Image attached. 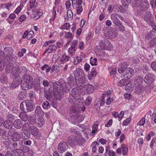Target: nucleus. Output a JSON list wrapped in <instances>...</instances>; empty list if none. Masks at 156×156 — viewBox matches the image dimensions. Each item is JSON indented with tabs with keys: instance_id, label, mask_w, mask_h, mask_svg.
Returning <instances> with one entry per match:
<instances>
[{
	"instance_id": "35",
	"label": "nucleus",
	"mask_w": 156,
	"mask_h": 156,
	"mask_svg": "<svg viewBox=\"0 0 156 156\" xmlns=\"http://www.w3.org/2000/svg\"><path fill=\"white\" fill-rule=\"evenodd\" d=\"M96 70L95 69H92L90 73L88 75V78L89 80H92L93 77H94L97 74Z\"/></svg>"
},
{
	"instance_id": "64",
	"label": "nucleus",
	"mask_w": 156,
	"mask_h": 156,
	"mask_svg": "<svg viewBox=\"0 0 156 156\" xmlns=\"http://www.w3.org/2000/svg\"><path fill=\"white\" fill-rule=\"evenodd\" d=\"M151 68L153 70H156V62L154 61L153 62L151 65Z\"/></svg>"
},
{
	"instance_id": "32",
	"label": "nucleus",
	"mask_w": 156,
	"mask_h": 156,
	"mask_svg": "<svg viewBox=\"0 0 156 156\" xmlns=\"http://www.w3.org/2000/svg\"><path fill=\"white\" fill-rule=\"evenodd\" d=\"M35 113L36 115L39 116H41L43 115V112L40 107L39 106H37L36 107Z\"/></svg>"
},
{
	"instance_id": "55",
	"label": "nucleus",
	"mask_w": 156,
	"mask_h": 156,
	"mask_svg": "<svg viewBox=\"0 0 156 156\" xmlns=\"http://www.w3.org/2000/svg\"><path fill=\"white\" fill-rule=\"evenodd\" d=\"M153 32L152 31H151L149 33L147 34L145 36V38L147 40H149L152 37V34Z\"/></svg>"
},
{
	"instance_id": "40",
	"label": "nucleus",
	"mask_w": 156,
	"mask_h": 156,
	"mask_svg": "<svg viewBox=\"0 0 156 156\" xmlns=\"http://www.w3.org/2000/svg\"><path fill=\"white\" fill-rule=\"evenodd\" d=\"M14 119V115L11 114H9L6 116V120L13 122Z\"/></svg>"
},
{
	"instance_id": "33",
	"label": "nucleus",
	"mask_w": 156,
	"mask_h": 156,
	"mask_svg": "<svg viewBox=\"0 0 156 156\" xmlns=\"http://www.w3.org/2000/svg\"><path fill=\"white\" fill-rule=\"evenodd\" d=\"M0 81L2 83H6L8 81L7 76L4 74H2L0 77Z\"/></svg>"
},
{
	"instance_id": "23",
	"label": "nucleus",
	"mask_w": 156,
	"mask_h": 156,
	"mask_svg": "<svg viewBox=\"0 0 156 156\" xmlns=\"http://www.w3.org/2000/svg\"><path fill=\"white\" fill-rule=\"evenodd\" d=\"M54 92L51 89H49L48 90L46 91L45 93V97L48 100H50L51 97L53 95Z\"/></svg>"
},
{
	"instance_id": "38",
	"label": "nucleus",
	"mask_w": 156,
	"mask_h": 156,
	"mask_svg": "<svg viewBox=\"0 0 156 156\" xmlns=\"http://www.w3.org/2000/svg\"><path fill=\"white\" fill-rule=\"evenodd\" d=\"M51 105V104L48 101L44 102L42 104L43 108L45 109H47L50 108Z\"/></svg>"
},
{
	"instance_id": "2",
	"label": "nucleus",
	"mask_w": 156,
	"mask_h": 156,
	"mask_svg": "<svg viewBox=\"0 0 156 156\" xmlns=\"http://www.w3.org/2000/svg\"><path fill=\"white\" fill-rule=\"evenodd\" d=\"M33 79L29 74H25L23 76L21 87L23 90H27L31 89L33 87Z\"/></svg>"
},
{
	"instance_id": "43",
	"label": "nucleus",
	"mask_w": 156,
	"mask_h": 156,
	"mask_svg": "<svg viewBox=\"0 0 156 156\" xmlns=\"http://www.w3.org/2000/svg\"><path fill=\"white\" fill-rule=\"evenodd\" d=\"M44 124V120L42 118H40L38 120V126L41 127Z\"/></svg>"
},
{
	"instance_id": "24",
	"label": "nucleus",
	"mask_w": 156,
	"mask_h": 156,
	"mask_svg": "<svg viewBox=\"0 0 156 156\" xmlns=\"http://www.w3.org/2000/svg\"><path fill=\"white\" fill-rule=\"evenodd\" d=\"M144 87L141 85H139L135 88V92L136 94H140L144 91Z\"/></svg>"
},
{
	"instance_id": "47",
	"label": "nucleus",
	"mask_w": 156,
	"mask_h": 156,
	"mask_svg": "<svg viewBox=\"0 0 156 156\" xmlns=\"http://www.w3.org/2000/svg\"><path fill=\"white\" fill-rule=\"evenodd\" d=\"M5 64V63L4 62V59H2L0 61V71H2L3 70L4 68V66Z\"/></svg>"
},
{
	"instance_id": "21",
	"label": "nucleus",
	"mask_w": 156,
	"mask_h": 156,
	"mask_svg": "<svg viewBox=\"0 0 156 156\" xmlns=\"http://www.w3.org/2000/svg\"><path fill=\"white\" fill-rule=\"evenodd\" d=\"M4 50L5 52L9 53L7 55V56L11 58H13L12 55L13 52V50L11 47H6L4 48Z\"/></svg>"
},
{
	"instance_id": "15",
	"label": "nucleus",
	"mask_w": 156,
	"mask_h": 156,
	"mask_svg": "<svg viewBox=\"0 0 156 156\" xmlns=\"http://www.w3.org/2000/svg\"><path fill=\"white\" fill-rule=\"evenodd\" d=\"M76 137L75 136H69L67 139V141L70 145L74 146L76 145Z\"/></svg>"
},
{
	"instance_id": "63",
	"label": "nucleus",
	"mask_w": 156,
	"mask_h": 156,
	"mask_svg": "<svg viewBox=\"0 0 156 156\" xmlns=\"http://www.w3.org/2000/svg\"><path fill=\"white\" fill-rule=\"evenodd\" d=\"M113 121L112 119H110L108 121L105 125V126L106 127H109L112 123Z\"/></svg>"
},
{
	"instance_id": "27",
	"label": "nucleus",
	"mask_w": 156,
	"mask_h": 156,
	"mask_svg": "<svg viewBox=\"0 0 156 156\" xmlns=\"http://www.w3.org/2000/svg\"><path fill=\"white\" fill-rule=\"evenodd\" d=\"M3 126L7 129H11L13 126V123L12 122L5 120L3 122Z\"/></svg>"
},
{
	"instance_id": "4",
	"label": "nucleus",
	"mask_w": 156,
	"mask_h": 156,
	"mask_svg": "<svg viewBox=\"0 0 156 156\" xmlns=\"http://www.w3.org/2000/svg\"><path fill=\"white\" fill-rule=\"evenodd\" d=\"M77 83L83 84L85 82V76L83 70L80 68H77L74 72Z\"/></svg>"
},
{
	"instance_id": "62",
	"label": "nucleus",
	"mask_w": 156,
	"mask_h": 156,
	"mask_svg": "<svg viewBox=\"0 0 156 156\" xmlns=\"http://www.w3.org/2000/svg\"><path fill=\"white\" fill-rule=\"evenodd\" d=\"M21 7L22 6L20 5L18 6L15 10L14 12L16 14H18L22 10Z\"/></svg>"
},
{
	"instance_id": "31",
	"label": "nucleus",
	"mask_w": 156,
	"mask_h": 156,
	"mask_svg": "<svg viewBox=\"0 0 156 156\" xmlns=\"http://www.w3.org/2000/svg\"><path fill=\"white\" fill-rule=\"evenodd\" d=\"M68 64L66 63L59 62V65L62 70L65 71L67 70L68 67Z\"/></svg>"
},
{
	"instance_id": "45",
	"label": "nucleus",
	"mask_w": 156,
	"mask_h": 156,
	"mask_svg": "<svg viewBox=\"0 0 156 156\" xmlns=\"http://www.w3.org/2000/svg\"><path fill=\"white\" fill-rule=\"evenodd\" d=\"M30 124V123H25L23 126L24 129L27 131L29 130V129H30V127L32 126H31Z\"/></svg>"
},
{
	"instance_id": "60",
	"label": "nucleus",
	"mask_w": 156,
	"mask_h": 156,
	"mask_svg": "<svg viewBox=\"0 0 156 156\" xmlns=\"http://www.w3.org/2000/svg\"><path fill=\"white\" fill-rule=\"evenodd\" d=\"M67 81L68 83L71 85V83L73 82L74 81V80L73 78H72V77L71 76H69L67 78Z\"/></svg>"
},
{
	"instance_id": "39",
	"label": "nucleus",
	"mask_w": 156,
	"mask_h": 156,
	"mask_svg": "<svg viewBox=\"0 0 156 156\" xmlns=\"http://www.w3.org/2000/svg\"><path fill=\"white\" fill-rule=\"evenodd\" d=\"M42 71L44 70L45 69V72L46 73L48 72L51 69V66H49L48 65L45 64L44 65L41 67Z\"/></svg>"
},
{
	"instance_id": "9",
	"label": "nucleus",
	"mask_w": 156,
	"mask_h": 156,
	"mask_svg": "<svg viewBox=\"0 0 156 156\" xmlns=\"http://www.w3.org/2000/svg\"><path fill=\"white\" fill-rule=\"evenodd\" d=\"M99 45L102 49L108 51L111 50L112 48V44L107 40L101 41L99 43Z\"/></svg>"
},
{
	"instance_id": "37",
	"label": "nucleus",
	"mask_w": 156,
	"mask_h": 156,
	"mask_svg": "<svg viewBox=\"0 0 156 156\" xmlns=\"http://www.w3.org/2000/svg\"><path fill=\"white\" fill-rule=\"evenodd\" d=\"M19 117L24 121H27L28 119V115L24 112L20 113Z\"/></svg>"
},
{
	"instance_id": "26",
	"label": "nucleus",
	"mask_w": 156,
	"mask_h": 156,
	"mask_svg": "<svg viewBox=\"0 0 156 156\" xmlns=\"http://www.w3.org/2000/svg\"><path fill=\"white\" fill-rule=\"evenodd\" d=\"M20 81L17 79L14 80L10 86V88L12 89H13L16 88L20 85Z\"/></svg>"
},
{
	"instance_id": "3",
	"label": "nucleus",
	"mask_w": 156,
	"mask_h": 156,
	"mask_svg": "<svg viewBox=\"0 0 156 156\" xmlns=\"http://www.w3.org/2000/svg\"><path fill=\"white\" fill-rule=\"evenodd\" d=\"M21 110L25 113L32 111L35 108V105L31 100L22 102L20 105Z\"/></svg>"
},
{
	"instance_id": "61",
	"label": "nucleus",
	"mask_w": 156,
	"mask_h": 156,
	"mask_svg": "<svg viewBox=\"0 0 156 156\" xmlns=\"http://www.w3.org/2000/svg\"><path fill=\"white\" fill-rule=\"evenodd\" d=\"M78 43V41L76 40H73L71 43V47L75 48L76 45Z\"/></svg>"
},
{
	"instance_id": "42",
	"label": "nucleus",
	"mask_w": 156,
	"mask_h": 156,
	"mask_svg": "<svg viewBox=\"0 0 156 156\" xmlns=\"http://www.w3.org/2000/svg\"><path fill=\"white\" fill-rule=\"evenodd\" d=\"M122 151L123 155H126L128 151V148L124 145H122Z\"/></svg>"
},
{
	"instance_id": "12",
	"label": "nucleus",
	"mask_w": 156,
	"mask_h": 156,
	"mask_svg": "<svg viewBox=\"0 0 156 156\" xmlns=\"http://www.w3.org/2000/svg\"><path fill=\"white\" fill-rule=\"evenodd\" d=\"M144 20L148 24L154 21L153 17L151 12L146 11L144 16Z\"/></svg>"
},
{
	"instance_id": "52",
	"label": "nucleus",
	"mask_w": 156,
	"mask_h": 156,
	"mask_svg": "<svg viewBox=\"0 0 156 156\" xmlns=\"http://www.w3.org/2000/svg\"><path fill=\"white\" fill-rule=\"evenodd\" d=\"M104 99H102V100H99L98 101H96L97 104H98V108H99L100 106H102L104 104Z\"/></svg>"
},
{
	"instance_id": "29",
	"label": "nucleus",
	"mask_w": 156,
	"mask_h": 156,
	"mask_svg": "<svg viewBox=\"0 0 156 156\" xmlns=\"http://www.w3.org/2000/svg\"><path fill=\"white\" fill-rule=\"evenodd\" d=\"M57 49L56 45L54 44H51L49 46L48 49L47 50L48 53H51L52 52H55Z\"/></svg>"
},
{
	"instance_id": "53",
	"label": "nucleus",
	"mask_w": 156,
	"mask_h": 156,
	"mask_svg": "<svg viewBox=\"0 0 156 156\" xmlns=\"http://www.w3.org/2000/svg\"><path fill=\"white\" fill-rule=\"evenodd\" d=\"M77 12L79 14H80L81 12L83 11V8L81 6H77L76 8Z\"/></svg>"
},
{
	"instance_id": "13",
	"label": "nucleus",
	"mask_w": 156,
	"mask_h": 156,
	"mask_svg": "<svg viewBox=\"0 0 156 156\" xmlns=\"http://www.w3.org/2000/svg\"><path fill=\"white\" fill-rule=\"evenodd\" d=\"M127 65L126 62H123L120 64L118 68V71L119 73H123L126 71L127 68Z\"/></svg>"
},
{
	"instance_id": "7",
	"label": "nucleus",
	"mask_w": 156,
	"mask_h": 156,
	"mask_svg": "<svg viewBox=\"0 0 156 156\" xmlns=\"http://www.w3.org/2000/svg\"><path fill=\"white\" fill-rule=\"evenodd\" d=\"M149 6V2L147 0H141L137 1L135 4V6L138 9L141 11L146 10L147 8Z\"/></svg>"
},
{
	"instance_id": "57",
	"label": "nucleus",
	"mask_w": 156,
	"mask_h": 156,
	"mask_svg": "<svg viewBox=\"0 0 156 156\" xmlns=\"http://www.w3.org/2000/svg\"><path fill=\"white\" fill-rule=\"evenodd\" d=\"M28 121L31 124H34L35 123L36 120L32 117H30L28 119Z\"/></svg>"
},
{
	"instance_id": "48",
	"label": "nucleus",
	"mask_w": 156,
	"mask_h": 156,
	"mask_svg": "<svg viewBox=\"0 0 156 156\" xmlns=\"http://www.w3.org/2000/svg\"><path fill=\"white\" fill-rule=\"evenodd\" d=\"M81 61V58L80 57H76L74 60V64L77 65Z\"/></svg>"
},
{
	"instance_id": "5",
	"label": "nucleus",
	"mask_w": 156,
	"mask_h": 156,
	"mask_svg": "<svg viewBox=\"0 0 156 156\" xmlns=\"http://www.w3.org/2000/svg\"><path fill=\"white\" fill-rule=\"evenodd\" d=\"M80 90L77 88L73 89L70 94L69 97L68 98L69 102L71 103H74L75 102H80L81 101L80 98Z\"/></svg>"
},
{
	"instance_id": "10",
	"label": "nucleus",
	"mask_w": 156,
	"mask_h": 156,
	"mask_svg": "<svg viewBox=\"0 0 156 156\" xmlns=\"http://www.w3.org/2000/svg\"><path fill=\"white\" fill-rule=\"evenodd\" d=\"M155 80L154 75L152 73H148L146 75L144 78V80L145 83L150 84L152 83Z\"/></svg>"
},
{
	"instance_id": "41",
	"label": "nucleus",
	"mask_w": 156,
	"mask_h": 156,
	"mask_svg": "<svg viewBox=\"0 0 156 156\" xmlns=\"http://www.w3.org/2000/svg\"><path fill=\"white\" fill-rule=\"evenodd\" d=\"M97 59L96 58H93V57H91L90 59V64L92 66H97Z\"/></svg>"
},
{
	"instance_id": "34",
	"label": "nucleus",
	"mask_w": 156,
	"mask_h": 156,
	"mask_svg": "<svg viewBox=\"0 0 156 156\" xmlns=\"http://www.w3.org/2000/svg\"><path fill=\"white\" fill-rule=\"evenodd\" d=\"M20 134L17 132L13 133L12 139L14 141H18L20 140Z\"/></svg>"
},
{
	"instance_id": "6",
	"label": "nucleus",
	"mask_w": 156,
	"mask_h": 156,
	"mask_svg": "<svg viewBox=\"0 0 156 156\" xmlns=\"http://www.w3.org/2000/svg\"><path fill=\"white\" fill-rule=\"evenodd\" d=\"M19 64L17 62H15L13 64L9 63L6 68V72L7 73L11 72L16 74L19 72Z\"/></svg>"
},
{
	"instance_id": "44",
	"label": "nucleus",
	"mask_w": 156,
	"mask_h": 156,
	"mask_svg": "<svg viewBox=\"0 0 156 156\" xmlns=\"http://www.w3.org/2000/svg\"><path fill=\"white\" fill-rule=\"evenodd\" d=\"M75 48L72 47L69 48L68 50V53L71 56L75 54Z\"/></svg>"
},
{
	"instance_id": "28",
	"label": "nucleus",
	"mask_w": 156,
	"mask_h": 156,
	"mask_svg": "<svg viewBox=\"0 0 156 156\" xmlns=\"http://www.w3.org/2000/svg\"><path fill=\"white\" fill-rule=\"evenodd\" d=\"M98 124L96 122L94 123L92 126V132L91 134V135H94L95 133L98 132Z\"/></svg>"
},
{
	"instance_id": "17",
	"label": "nucleus",
	"mask_w": 156,
	"mask_h": 156,
	"mask_svg": "<svg viewBox=\"0 0 156 156\" xmlns=\"http://www.w3.org/2000/svg\"><path fill=\"white\" fill-rule=\"evenodd\" d=\"M29 131H30L29 133L30 134H31L34 136H36L39 133L38 129L34 126L31 127Z\"/></svg>"
},
{
	"instance_id": "11",
	"label": "nucleus",
	"mask_w": 156,
	"mask_h": 156,
	"mask_svg": "<svg viewBox=\"0 0 156 156\" xmlns=\"http://www.w3.org/2000/svg\"><path fill=\"white\" fill-rule=\"evenodd\" d=\"M68 145L66 142L62 141L58 144L57 150L60 153L65 152L66 150Z\"/></svg>"
},
{
	"instance_id": "59",
	"label": "nucleus",
	"mask_w": 156,
	"mask_h": 156,
	"mask_svg": "<svg viewBox=\"0 0 156 156\" xmlns=\"http://www.w3.org/2000/svg\"><path fill=\"white\" fill-rule=\"evenodd\" d=\"M149 24L151 25L153 30L156 31V24L154 21L152 22L149 23Z\"/></svg>"
},
{
	"instance_id": "49",
	"label": "nucleus",
	"mask_w": 156,
	"mask_h": 156,
	"mask_svg": "<svg viewBox=\"0 0 156 156\" xmlns=\"http://www.w3.org/2000/svg\"><path fill=\"white\" fill-rule=\"evenodd\" d=\"M70 27V24L69 23H66L64 24V25L61 27V29L62 30H69V28Z\"/></svg>"
},
{
	"instance_id": "22",
	"label": "nucleus",
	"mask_w": 156,
	"mask_h": 156,
	"mask_svg": "<svg viewBox=\"0 0 156 156\" xmlns=\"http://www.w3.org/2000/svg\"><path fill=\"white\" fill-rule=\"evenodd\" d=\"M115 29L112 30L111 31L109 32V35L111 38H114L118 36V30L116 28L117 27H114Z\"/></svg>"
},
{
	"instance_id": "36",
	"label": "nucleus",
	"mask_w": 156,
	"mask_h": 156,
	"mask_svg": "<svg viewBox=\"0 0 156 156\" xmlns=\"http://www.w3.org/2000/svg\"><path fill=\"white\" fill-rule=\"evenodd\" d=\"M128 80H125L124 79H122L118 83V85L120 87L126 85L129 83Z\"/></svg>"
},
{
	"instance_id": "58",
	"label": "nucleus",
	"mask_w": 156,
	"mask_h": 156,
	"mask_svg": "<svg viewBox=\"0 0 156 156\" xmlns=\"http://www.w3.org/2000/svg\"><path fill=\"white\" fill-rule=\"evenodd\" d=\"M2 134V137L4 139H6V138H8L9 137L8 133L5 131H4Z\"/></svg>"
},
{
	"instance_id": "20",
	"label": "nucleus",
	"mask_w": 156,
	"mask_h": 156,
	"mask_svg": "<svg viewBox=\"0 0 156 156\" xmlns=\"http://www.w3.org/2000/svg\"><path fill=\"white\" fill-rule=\"evenodd\" d=\"M70 59V56L63 55L60 58L59 62L66 63L67 62L69 61Z\"/></svg>"
},
{
	"instance_id": "51",
	"label": "nucleus",
	"mask_w": 156,
	"mask_h": 156,
	"mask_svg": "<svg viewBox=\"0 0 156 156\" xmlns=\"http://www.w3.org/2000/svg\"><path fill=\"white\" fill-rule=\"evenodd\" d=\"M92 100V98L90 96H88L85 102L86 105L88 106L90 105L91 102Z\"/></svg>"
},
{
	"instance_id": "8",
	"label": "nucleus",
	"mask_w": 156,
	"mask_h": 156,
	"mask_svg": "<svg viewBox=\"0 0 156 156\" xmlns=\"http://www.w3.org/2000/svg\"><path fill=\"white\" fill-rule=\"evenodd\" d=\"M111 20L114 24L113 27H116V25L120 23V20H122L123 18L120 15L116 13H112L111 15Z\"/></svg>"
},
{
	"instance_id": "19",
	"label": "nucleus",
	"mask_w": 156,
	"mask_h": 156,
	"mask_svg": "<svg viewBox=\"0 0 156 156\" xmlns=\"http://www.w3.org/2000/svg\"><path fill=\"white\" fill-rule=\"evenodd\" d=\"M13 126L17 129L21 128L23 126L21 121L20 119H16L15 120L13 123Z\"/></svg>"
},
{
	"instance_id": "50",
	"label": "nucleus",
	"mask_w": 156,
	"mask_h": 156,
	"mask_svg": "<svg viewBox=\"0 0 156 156\" xmlns=\"http://www.w3.org/2000/svg\"><path fill=\"white\" fill-rule=\"evenodd\" d=\"M28 97L31 99H33L35 98V93L33 91H30L28 93Z\"/></svg>"
},
{
	"instance_id": "1",
	"label": "nucleus",
	"mask_w": 156,
	"mask_h": 156,
	"mask_svg": "<svg viewBox=\"0 0 156 156\" xmlns=\"http://www.w3.org/2000/svg\"><path fill=\"white\" fill-rule=\"evenodd\" d=\"M53 87L55 97L57 100L61 99L64 93L67 91L66 87L62 86L61 83L58 81H55L53 83Z\"/></svg>"
},
{
	"instance_id": "54",
	"label": "nucleus",
	"mask_w": 156,
	"mask_h": 156,
	"mask_svg": "<svg viewBox=\"0 0 156 156\" xmlns=\"http://www.w3.org/2000/svg\"><path fill=\"white\" fill-rule=\"evenodd\" d=\"M122 4L124 7H122V13H127L128 7L127 5H125V4H123V3H122Z\"/></svg>"
},
{
	"instance_id": "56",
	"label": "nucleus",
	"mask_w": 156,
	"mask_h": 156,
	"mask_svg": "<svg viewBox=\"0 0 156 156\" xmlns=\"http://www.w3.org/2000/svg\"><path fill=\"white\" fill-rule=\"evenodd\" d=\"M145 119L144 117L142 118L138 122L137 124L140 126L143 125L145 122Z\"/></svg>"
},
{
	"instance_id": "25",
	"label": "nucleus",
	"mask_w": 156,
	"mask_h": 156,
	"mask_svg": "<svg viewBox=\"0 0 156 156\" xmlns=\"http://www.w3.org/2000/svg\"><path fill=\"white\" fill-rule=\"evenodd\" d=\"M73 121L74 124H77L81 122L83 120L81 116L76 115L73 118Z\"/></svg>"
},
{
	"instance_id": "14",
	"label": "nucleus",
	"mask_w": 156,
	"mask_h": 156,
	"mask_svg": "<svg viewBox=\"0 0 156 156\" xmlns=\"http://www.w3.org/2000/svg\"><path fill=\"white\" fill-rule=\"evenodd\" d=\"M84 88L87 93L89 94L92 93L94 90L93 86L90 84L85 85Z\"/></svg>"
},
{
	"instance_id": "16",
	"label": "nucleus",
	"mask_w": 156,
	"mask_h": 156,
	"mask_svg": "<svg viewBox=\"0 0 156 156\" xmlns=\"http://www.w3.org/2000/svg\"><path fill=\"white\" fill-rule=\"evenodd\" d=\"M134 73L133 69L131 68H128L125 71V75L126 76V77L128 78L131 77L133 75Z\"/></svg>"
},
{
	"instance_id": "46",
	"label": "nucleus",
	"mask_w": 156,
	"mask_h": 156,
	"mask_svg": "<svg viewBox=\"0 0 156 156\" xmlns=\"http://www.w3.org/2000/svg\"><path fill=\"white\" fill-rule=\"evenodd\" d=\"M116 27H117V28L116 29L118 30L119 29V31H120L123 32L125 30L124 27L120 23H119V24L117 25Z\"/></svg>"
},
{
	"instance_id": "18",
	"label": "nucleus",
	"mask_w": 156,
	"mask_h": 156,
	"mask_svg": "<svg viewBox=\"0 0 156 156\" xmlns=\"http://www.w3.org/2000/svg\"><path fill=\"white\" fill-rule=\"evenodd\" d=\"M143 78L140 76H136L135 78V80L133 82V83L135 85H140L143 82Z\"/></svg>"
},
{
	"instance_id": "30",
	"label": "nucleus",
	"mask_w": 156,
	"mask_h": 156,
	"mask_svg": "<svg viewBox=\"0 0 156 156\" xmlns=\"http://www.w3.org/2000/svg\"><path fill=\"white\" fill-rule=\"evenodd\" d=\"M21 138L23 139L27 140L29 138L30 136V133L27 131H25L24 132L22 133Z\"/></svg>"
}]
</instances>
